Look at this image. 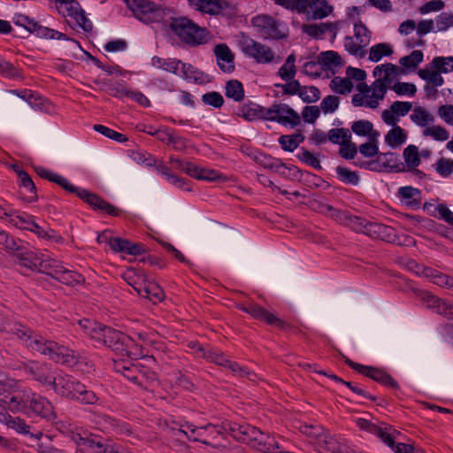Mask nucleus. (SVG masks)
<instances>
[{"mask_svg": "<svg viewBox=\"0 0 453 453\" xmlns=\"http://www.w3.org/2000/svg\"><path fill=\"white\" fill-rule=\"evenodd\" d=\"M35 170L41 178L56 183L65 190L72 194H75L80 199L88 204L94 211H104L113 217H117L121 213L120 209L109 203L97 194L71 184L65 177L47 170L42 166H36L35 167Z\"/></svg>", "mask_w": 453, "mask_h": 453, "instance_id": "nucleus-1", "label": "nucleus"}, {"mask_svg": "<svg viewBox=\"0 0 453 453\" xmlns=\"http://www.w3.org/2000/svg\"><path fill=\"white\" fill-rule=\"evenodd\" d=\"M167 27L188 47H197L208 42L210 32L185 16L171 17Z\"/></svg>", "mask_w": 453, "mask_h": 453, "instance_id": "nucleus-2", "label": "nucleus"}, {"mask_svg": "<svg viewBox=\"0 0 453 453\" xmlns=\"http://www.w3.org/2000/svg\"><path fill=\"white\" fill-rule=\"evenodd\" d=\"M9 408L12 411L17 410L25 413L32 412L47 421H54L58 418L50 402L35 393L23 395L20 398L18 395L11 397Z\"/></svg>", "mask_w": 453, "mask_h": 453, "instance_id": "nucleus-3", "label": "nucleus"}, {"mask_svg": "<svg viewBox=\"0 0 453 453\" xmlns=\"http://www.w3.org/2000/svg\"><path fill=\"white\" fill-rule=\"evenodd\" d=\"M27 346L56 362L67 366H73L78 363V355L72 349L59 345L53 341L45 340L43 337L31 340Z\"/></svg>", "mask_w": 453, "mask_h": 453, "instance_id": "nucleus-4", "label": "nucleus"}, {"mask_svg": "<svg viewBox=\"0 0 453 453\" xmlns=\"http://www.w3.org/2000/svg\"><path fill=\"white\" fill-rule=\"evenodd\" d=\"M127 4L134 16L145 24L160 22L165 16V9L150 0H127Z\"/></svg>", "mask_w": 453, "mask_h": 453, "instance_id": "nucleus-5", "label": "nucleus"}, {"mask_svg": "<svg viewBox=\"0 0 453 453\" xmlns=\"http://www.w3.org/2000/svg\"><path fill=\"white\" fill-rule=\"evenodd\" d=\"M344 363L349 366L351 369L355 370L358 373L372 379V380L386 386L390 387L394 389H399V384L396 382V380L384 369L375 367V366H370V365H364L358 363H356L349 359L347 357H344Z\"/></svg>", "mask_w": 453, "mask_h": 453, "instance_id": "nucleus-6", "label": "nucleus"}, {"mask_svg": "<svg viewBox=\"0 0 453 453\" xmlns=\"http://www.w3.org/2000/svg\"><path fill=\"white\" fill-rule=\"evenodd\" d=\"M239 310L250 314L254 319L264 321L270 326H275L281 330L289 327V324L255 303H246L238 305Z\"/></svg>", "mask_w": 453, "mask_h": 453, "instance_id": "nucleus-7", "label": "nucleus"}, {"mask_svg": "<svg viewBox=\"0 0 453 453\" xmlns=\"http://www.w3.org/2000/svg\"><path fill=\"white\" fill-rule=\"evenodd\" d=\"M266 112L267 114L274 113L272 118H269V121H274L283 126L289 125L295 127L301 123V118L297 111L286 104L274 103Z\"/></svg>", "mask_w": 453, "mask_h": 453, "instance_id": "nucleus-8", "label": "nucleus"}, {"mask_svg": "<svg viewBox=\"0 0 453 453\" xmlns=\"http://www.w3.org/2000/svg\"><path fill=\"white\" fill-rule=\"evenodd\" d=\"M241 47L244 54L255 58L257 63H271L274 59V53L269 47L248 36L241 42Z\"/></svg>", "mask_w": 453, "mask_h": 453, "instance_id": "nucleus-9", "label": "nucleus"}, {"mask_svg": "<svg viewBox=\"0 0 453 453\" xmlns=\"http://www.w3.org/2000/svg\"><path fill=\"white\" fill-rule=\"evenodd\" d=\"M23 370L25 373L44 387H50L51 382H54V372L47 364L28 361L23 363Z\"/></svg>", "mask_w": 453, "mask_h": 453, "instance_id": "nucleus-10", "label": "nucleus"}, {"mask_svg": "<svg viewBox=\"0 0 453 453\" xmlns=\"http://www.w3.org/2000/svg\"><path fill=\"white\" fill-rule=\"evenodd\" d=\"M313 7L312 19H322L331 14L334 11L326 0H293L290 10H296L298 13H304L307 7Z\"/></svg>", "mask_w": 453, "mask_h": 453, "instance_id": "nucleus-11", "label": "nucleus"}, {"mask_svg": "<svg viewBox=\"0 0 453 453\" xmlns=\"http://www.w3.org/2000/svg\"><path fill=\"white\" fill-rule=\"evenodd\" d=\"M50 388L58 395L73 400L76 395V390L81 388V382L69 375L54 376V382H51Z\"/></svg>", "mask_w": 453, "mask_h": 453, "instance_id": "nucleus-12", "label": "nucleus"}, {"mask_svg": "<svg viewBox=\"0 0 453 453\" xmlns=\"http://www.w3.org/2000/svg\"><path fill=\"white\" fill-rule=\"evenodd\" d=\"M337 213L338 216H335V221L349 226L356 233H361L368 235V226L372 224V221H369L363 217L353 215L347 210H343L342 212Z\"/></svg>", "mask_w": 453, "mask_h": 453, "instance_id": "nucleus-13", "label": "nucleus"}, {"mask_svg": "<svg viewBox=\"0 0 453 453\" xmlns=\"http://www.w3.org/2000/svg\"><path fill=\"white\" fill-rule=\"evenodd\" d=\"M214 54L219 69L226 73H232L234 69V54L226 43H219L214 47Z\"/></svg>", "mask_w": 453, "mask_h": 453, "instance_id": "nucleus-14", "label": "nucleus"}, {"mask_svg": "<svg viewBox=\"0 0 453 453\" xmlns=\"http://www.w3.org/2000/svg\"><path fill=\"white\" fill-rule=\"evenodd\" d=\"M268 109L253 102H249L239 106L236 115L244 119L247 121H254L256 119L269 120L273 114H267Z\"/></svg>", "mask_w": 453, "mask_h": 453, "instance_id": "nucleus-15", "label": "nucleus"}, {"mask_svg": "<svg viewBox=\"0 0 453 453\" xmlns=\"http://www.w3.org/2000/svg\"><path fill=\"white\" fill-rule=\"evenodd\" d=\"M368 236L378 238L389 243L399 241V236L393 226L375 221H372V224L368 226Z\"/></svg>", "mask_w": 453, "mask_h": 453, "instance_id": "nucleus-16", "label": "nucleus"}, {"mask_svg": "<svg viewBox=\"0 0 453 453\" xmlns=\"http://www.w3.org/2000/svg\"><path fill=\"white\" fill-rule=\"evenodd\" d=\"M19 250V252L15 256L17 258L15 264L20 267H24L32 271L37 270L42 254H37L28 246H25Z\"/></svg>", "mask_w": 453, "mask_h": 453, "instance_id": "nucleus-17", "label": "nucleus"}, {"mask_svg": "<svg viewBox=\"0 0 453 453\" xmlns=\"http://www.w3.org/2000/svg\"><path fill=\"white\" fill-rule=\"evenodd\" d=\"M92 333L94 334L93 338L103 342V343L110 349H111L115 343L119 341V337L123 334L119 330L106 326H99L98 327L94 328Z\"/></svg>", "mask_w": 453, "mask_h": 453, "instance_id": "nucleus-18", "label": "nucleus"}, {"mask_svg": "<svg viewBox=\"0 0 453 453\" xmlns=\"http://www.w3.org/2000/svg\"><path fill=\"white\" fill-rule=\"evenodd\" d=\"M134 290L142 297L148 298L154 303L161 302L165 298V292L157 283L154 282H144L142 286H135L134 284L128 282Z\"/></svg>", "mask_w": 453, "mask_h": 453, "instance_id": "nucleus-19", "label": "nucleus"}, {"mask_svg": "<svg viewBox=\"0 0 453 453\" xmlns=\"http://www.w3.org/2000/svg\"><path fill=\"white\" fill-rule=\"evenodd\" d=\"M19 180V186L24 191H20L19 197L26 203H31L38 200L37 188L28 173H22Z\"/></svg>", "mask_w": 453, "mask_h": 453, "instance_id": "nucleus-20", "label": "nucleus"}, {"mask_svg": "<svg viewBox=\"0 0 453 453\" xmlns=\"http://www.w3.org/2000/svg\"><path fill=\"white\" fill-rule=\"evenodd\" d=\"M250 156L257 165L273 172H279V169L287 167V164L283 163L281 159L273 157L263 151H257Z\"/></svg>", "mask_w": 453, "mask_h": 453, "instance_id": "nucleus-21", "label": "nucleus"}, {"mask_svg": "<svg viewBox=\"0 0 453 453\" xmlns=\"http://www.w3.org/2000/svg\"><path fill=\"white\" fill-rule=\"evenodd\" d=\"M381 163L380 162V167L381 172L386 171L388 173H403L405 171L403 164L401 162L397 154L393 152L380 153Z\"/></svg>", "mask_w": 453, "mask_h": 453, "instance_id": "nucleus-22", "label": "nucleus"}, {"mask_svg": "<svg viewBox=\"0 0 453 453\" xmlns=\"http://www.w3.org/2000/svg\"><path fill=\"white\" fill-rule=\"evenodd\" d=\"M110 445L111 444L105 442L104 439L89 434L85 443H81L80 451L82 453H108Z\"/></svg>", "mask_w": 453, "mask_h": 453, "instance_id": "nucleus-23", "label": "nucleus"}, {"mask_svg": "<svg viewBox=\"0 0 453 453\" xmlns=\"http://www.w3.org/2000/svg\"><path fill=\"white\" fill-rule=\"evenodd\" d=\"M137 348L138 345L135 343L134 340L123 333L119 337V341L115 343L111 349L116 352L117 355L127 356L133 358V356L136 355L134 349Z\"/></svg>", "mask_w": 453, "mask_h": 453, "instance_id": "nucleus-24", "label": "nucleus"}, {"mask_svg": "<svg viewBox=\"0 0 453 453\" xmlns=\"http://www.w3.org/2000/svg\"><path fill=\"white\" fill-rule=\"evenodd\" d=\"M67 14L73 17L76 23L85 31L90 32L93 29L91 21L86 17L84 10L81 7L79 2L65 7Z\"/></svg>", "mask_w": 453, "mask_h": 453, "instance_id": "nucleus-25", "label": "nucleus"}, {"mask_svg": "<svg viewBox=\"0 0 453 453\" xmlns=\"http://www.w3.org/2000/svg\"><path fill=\"white\" fill-rule=\"evenodd\" d=\"M416 295L419 298L420 302L424 303L428 309H433L438 314L441 315L442 311H444L443 309H445V300L425 290H418Z\"/></svg>", "mask_w": 453, "mask_h": 453, "instance_id": "nucleus-26", "label": "nucleus"}, {"mask_svg": "<svg viewBox=\"0 0 453 453\" xmlns=\"http://www.w3.org/2000/svg\"><path fill=\"white\" fill-rule=\"evenodd\" d=\"M33 35L39 38L43 39H57V40H66L75 43L80 49H81V45L79 41L69 37L67 35L58 32L55 29L43 27L40 23L37 25Z\"/></svg>", "mask_w": 453, "mask_h": 453, "instance_id": "nucleus-27", "label": "nucleus"}, {"mask_svg": "<svg viewBox=\"0 0 453 453\" xmlns=\"http://www.w3.org/2000/svg\"><path fill=\"white\" fill-rule=\"evenodd\" d=\"M185 426L190 431V434L192 435L197 433V436L192 437V436H189V434H188L187 432L180 430V432L183 433L189 441H200L205 445H210V442L207 441L206 440L201 439V437L203 436V431H210L211 434L212 433H221V431L218 428V426H215L212 424H207L206 426H202V427H197L189 423H187Z\"/></svg>", "mask_w": 453, "mask_h": 453, "instance_id": "nucleus-28", "label": "nucleus"}, {"mask_svg": "<svg viewBox=\"0 0 453 453\" xmlns=\"http://www.w3.org/2000/svg\"><path fill=\"white\" fill-rule=\"evenodd\" d=\"M30 443L33 447H37L39 453H65V450L55 447L51 438L48 435H44L42 433L41 435H36L35 440H32Z\"/></svg>", "mask_w": 453, "mask_h": 453, "instance_id": "nucleus-29", "label": "nucleus"}, {"mask_svg": "<svg viewBox=\"0 0 453 453\" xmlns=\"http://www.w3.org/2000/svg\"><path fill=\"white\" fill-rule=\"evenodd\" d=\"M336 28V25L333 22L303 24L302 26V31L315 39L321 37L327 30L333 32Z\"/></svg>", "mask_w": 453, "mask_h": 453, "instance_id": "nucleus-30", "label": "nucleus"}, {"mask_svg": "<svg viewBox=\"0 0 453 453\" xmlns=\"http://www.w3.org/2000/svg\"><path fill=\"white\" fill-rule=\"evenodd\" d=\"M225 96L234 102L243 101L245 91L242 83L235 79L227 81L225 86Z\"/></svg>", "mask_w": 453, "mask_h": 453, "instance_id": "nucleus-31", "label": "nucleus"}, {"mask_svg": "<svg viewBox=\"0 0 453 453\" xmlns=\"http://www.w3.org/2000/svg\"><path fill=\"white\" fill-rule=\"evenodd\" d=\"M58 275L57 280L67 286H76L85 282V278L81 273L71 271L63 266L58 273L54 272Z\"/></svg>", "mask_w": 453, "mask_h": 453, "instance_id": "nucleus-32", "label": "nucleus"}, {"mask_svg": "<svg viewBox=\"0 0 453 453\" xmlns=\"http://www.w3.org/2000/svg\"><path fill=\"white\" fill-rule=\"evenodd\" d=\"M318 63L323 66V69H329L331 66L341 67L344 65L338 52L334 50H326L321 52L318 56Z\"/></svg>", "mask_w": 453, "mask_h": 453, "instance_id": "nucleus-33", "label": "nucleus"}, {"mask_svg": "<svg viewBox=\"0 0 453 453\" xmlns=\"http://www.w3.org/2000/svg\"><path fill=\"white\" fill-rule=\"evenodd\" d=\"M9 426L14 430H16L18 433L27 436L28 439H30V441H32V440H35V437L36 435L42 434V431L32 427L31 426L27 425L25 422V420L19 418H15L10 420Z\"/></svg>", "mask_w": 453, "mask_h": 453, "instance_id": "nucleus-34", "label": "nucleus"}, {"mask_svg": "<svg viewBox=\"0 0 453 453\" xmlns=\"http://www.w3.org/2000/svg\"><path fill=\"white\" fill-rule=\"evenodd\" d=\"M140 363H126L116 362L114 364V369L116 372H120L127 380L136 383L137 374L139 373Z\"/></svg>", "mask_w": 453, "mask_h": 453, "instance_id": "nucleus-35", "label": "nucleus"}, {"mask_svg": "<svg viewBox=\"0 0 453 453\" xmlns=\"http://www.w3.org/2000/svg\"><path fill=\"white\" fill-rule=\"evenodd\" d=\"M395 433H396V430L394 429L390 425H385V427H381L376 425L372 434L379 437L384 443H386L395 451L397 445V443L395 442Z\"/></svg>", "mask_w": 453, "mask_h": 453, "instance_id": "nucleus-36", "label": "nucleus"}, {"mask_svg": "<svg viewBox=\"0 0 453 453\" xmlns=\"http://www.w3.org/2000/svg\"><path fill=\"white\" fill-rule=\"evenodd\" d=\"M398 195L405 200H410L408 205L412 208H419L421 204V191L411 186L401 187Z\"/></svg>", "mask_w": 453, "mask_h": 453, "instance_id": "nucleus-37", "label": "nucleus"}, {"mask_svg": "<svg viewBox=\"0 0 453 453\" xmlns=\"http://www.w3.org/2000/svg\"><path fill=\"white\" fill-rule=\"evenodd\" d=\"M406 140L407 134L399 126H395V127L389 130L385 136V142L392 148L402 145L406 142Z\"/></svg>", "mask_w": 453, "mask_h": 453, "instance_id": "nucleus-38", "label": "nucleus"}, {"mask_svg": "<svg viewBox=\"0 0 453 453\" xmlns=\"http://www.w3.org/2000/svg\"><path fill=\"white\" fill-rule=\"evenodd\" d=\"M337 179L343 184L357 186L360 181V176L357 172L338 165L335 168Z\"/></svg>", "mask_w": 453, "mask_h": 453, "instance_id": "nucleus-39", "label": "nucleus"}, {"mask_svg": "<svg viewBox=\"0 0 453 453\" xmlns=\"http://www.w3.org/2000/svg\"><path fill=\"white\" fill-rule=\"evenodd\" d=\"M62 268L63 265L55 259L44 258V255L42 254L37 270L57 280L58 275L54 272L58 273Z\"/></svg>", "mask_w": 453, "mask_h": 453, "instance_id": "nucleus-40", "label": "nucleus"}, {"mask_svg": "<svg viewBox=\"0 0 453 453\" xmlns=\"http://www.w3.org/2000/svg\"><path fill=\"white\" fill-rule=\"evenodd\" d=\"M188 4L195 7L201 12L207 13L212 16L219 14V0H188Z\"/></svg>", "mask_w": 453, "mask_h": 453, "instance_id": "nucleus-41", "label": "nucleus"}, {"mask_svg": "<svg viewBox=\"0 0 453 453\" xmlns=\"http://www.w3.org/2000/svg\"><path fill=\"white\" fill-rule=\"evenodd\" d=\"M157 373L149 367L140 364L139 373L137 374L136 385L148 389L157 380Z\"/></svg>", "mask_w": 453, "mask_h": 453, "instance_id": "nucleus-42", "label": "nucleus"}, {"mask_svg": "<svg viewBox=\"0 0 453 453\" xmlns=\"http://www.w3.org/2000/svg\"><path fill=\"white\" fill-rule=\"evenodd\" d=\"M181 63L180 60L175 58H162L157 56H154L151 59V65L157 68H161L165 71L176 73L179 69V65Z\"/></svg>", "mask_w": 453, "mask_h": 453, "instance_id": "nucleus-43", "label": "nucleus"}, {"mask_svg": "<svg viewBox=\"0 0 453 453\" xmlns=\"http://www.w3.org/2000/svg\"><path fill=\"white\" fill-rule=\"evenodd\" d=\"M330 88L335 93L347 95L351 92L353 83L349 78L334 77L330 82Z\"/></svg>", "mask_w": 453, "mask_h": 453, "instance_id": "nucleus-44", "label": "nucleus"}, {"mask_svg": "<svg viewBox=\"0 0 453 453\" xmlns=\"http://www.w3.org/2000/svg\"><path fill=\"white\" fill-rule=\"evenodd\" d=\"M82 404H95L98 401V397L92 390H88L87 387L81 383V388L76 390V395L73 398Z\"/></svg>", "mask_w": 453, "mask_h": 453, "instance_id": "nucleus-45", "label": "nucleus"}, {"mask_svg": "<svg viewBox=\"0 0 453 453\" xmlns=\"http://www.w3.org/2000/svg\"><path fill=\"white\" fill-rule=\"evenodd\" d=\"M405 164L409 169H413L419 165L420 157L418 149L415 145H408L403 153Z\"/></svg>", "mask_w": 453, "mask_h": 453, "instance_id": "nucleus-46", "label": "nucleus"}, {"mask_svg": "<svg viewBox=\"0 0 453 453\" xmlns=\"http://www.w3.org/2000/svg\"><path fill=\"white\" fill-rule=\"evenodd\" d=\"M392 54L393 50L390 45L385 42H380L370 49L369 59L372 62H379L382 57H388Z\"/></svg>", "mask_w": 453, "mask_h": 453, "instance_id": "nucleus-47", "label": "nucleus"}, {"mask_svg": "<svg viewBox=\"0 0 453 453\" xmlns=\"http://www.w3.org/2000/svg\"><path fill=\"white\" fill-rule=\"evenodd\" d=\"M93 128L95 131L100 133L104 136L114 140L118 142L124 143L128 141V138L126 134L119 133L104 125L96 124L94 125Z\"/></svg>", "mask_w": 453, "mask_h": 453, "instance_id": "nucleus-48", "label": "nucleus"}, {"mask_svg": "<svg viewBox=\"0 0 453 453\" xmlns=\"http://www.w3.org/2000/svg\"><path fill=\"white\" fill-rule=\"evenodd\" d=\"M12 21L16 26L25 28L28 34H33L39 24L34 19L22 13H15Z\"/></svg>", "mask_w": 453, "mask_h": 453, "instance_id": "nucleus-49", "label": "nucleus"}, {"mask_svg": "<svg viewBox=\"0 0 453 453\" xmlns=\"http://www.w3.org/2000/svg\"><path fill=\"white\" fill-rule=\"evenodd\" d=\"M424 54L421 50H413L410 55L400 58L399 63L405 68L415 69L423 61Z\"/></svg>", "mask_w": 453, "mask_h": 453, "instance_id": "nucleus-50", "label": "nucleus"}, {"mask_svg": "<svg viewBox=\"0 0 453 453\" xmlns=\"http://www.w3.org/2000/svg\"><path fill=\"white\" fill-rule=\"evenodd\" d=\"M341 148L339 150V155L341 157L346 160H352L355 158L357 153V147L356 143L352 142L350 139L341 142Z\"/></svg>", "mask_w": 453, "mask_h": 453, "instance_id": "nucleus-51", "label": "nucleus"}, {"mask_svg": "<svg viewBox=\"0 0 453 453\" xmlns=\"http://www.w3.org/2000/svg\"><path fill=\"white\" fill-rule=\"evenodd\" d=\"M418 74L422 80L432 83L434 87H440L444 82L441 73H439L436 70L419 69Z\"/></svg>", "mask_w": 453, "mask_h": 453, "instance_id": "nucleus-52", "label": "nucleus"}, {"mask_svg": "<svg viewBox=\"0 0 453 453\" xmlns=\"http://www.w3.org/2000/svg\"><path fill=\"white\" fill-rule=\"evenodd\" d=\"M219 14L227 19H233L236 18L238 12V7L236 4L229 3L226 0H219L218 4Z\"/></svg>", "mask_w": 453, "mask_h": 453, "instance_id": "nucleus-53", "label": "nucleus"}, {"mask_svg": "<svg viewBox=\"0 0 453 453\" xmlns=\"http://www.w3.org/2000/svg\"><path fill=\"white\" fill-rule=\"evenodd\" d=\"M411 119L414 123L424 127L426 123L434 121V116L427 112L423 107L417 106L414 109V113L411 115Z\"/></svg>", "mask_w": 453, "mask_h": 453, "instance_id": "nucleus-54", "label": "nucleus"}, {"mask_svg": "<svg viewBox=\"0 0 453 453\" xmlns=\"http://www.w3.org/2000/svg\"><path fill=\"white\" fill-rule=\"evenodd\" d=\"M354 35L360 41V44H363V46L365 47L370 42L371 32L367 27L359 20L354 25Z\"/></svg>", "mask_w": 453, "mask_h": 453, "instance_id": "nucleus-55", "label": "nucleus"}, {"mask_svg": "<svg viewBox=\"0 0 453 453\" xmlns=\"http://www.w3.org/2000/svg\"><path fill=\"white\" fill-rule=\"evenodd\" d=\"M346 141L348 138L351 139V134L348 128H333L327 133V139L334 144H341L340 139Z\"/></svg>", "mask_w": 453, "mask_h": 453, "instance_id": "nucleus-56", "label": "nucleus"}, {"mask_svg": "<svg viewBox=\"0 0 453 453\" xmlns=\"http://www.w3.org/2000/svg\"><path fill=\"white\" fill-rule=\"evenodd\" d=\"M0 73L6 78L20 76V70L0 56Z\"/></svg>", "mask_w": 453, "mask_h": 453, "instance_id": "nucleus-57", "label": "nucleus"}, {"mask_svg": "<svg viewBox=\"0 0 453 453\" xmlns=\"http://www.w3.org/2000/svg\"><path fill=\"white\" fill-rule=\"evenodd\" d=\"M351 130L357 135L367 136L372 132V123L365 119L357 120L352 123Z\"/></svg>", "mask_w": 453, "mask_h": 453, "instance_id": "nucleus-58", "label": "nucleus"}, {"mask_svg": "<svg viewBox=\"0 0 453 453\" xmlns=\"http://www.w3.org/2000/svg\"><path fill=\"white\" fill-rule=\"evenodd\" d=\"M425 136H432L435 141L444 142L449 139V132L441 126H433L424 130Z\"/></svg>", "mask_w": 453, "mask_h": 453, "instance_id": "nucleus-59", "label": "nucleus"}, {"mask_svg": "<svg viewBox=\"0 0 453 453\" xmlns=\"http://www.w3.org/2000/svg\"><path fill=\"white\" fill-rule=\"evenodd\" d=\"M301 150L302 152L296 155V157L300 161L307 164L308 165L313 167L314 169H322L319 160L311 151H309L305 148H302Z\"/></svg>", "mask_w": 453, "mask_h": 453, "instance_id": "nucleus-60", "label": "nucleus"}, {"mask_svg": "<svg viewBox=\"0 0 453 453\" xmlns=\"http://www.w3.org/2000/svg\"><path fill=\"white\" fill-rule=\"evenodd\" d=\"M203 104L211 105L214 108H221L224 104V98L219 92L211 91L202 96Z\"/></svg>", "mask_w": 453, "mask_h": 453, "instance_id": "nucleus-61", "label": "nucleus"}, {"mask_svg": "<svg viewBox=\"0 0 453 453\" xmlns=\"http://www.w3.org/2000/svg\"><path fill=\"white\" fill-rule=\"evenodd\" d=\"M399 96L408 95L414 96L417 92V88L413 83L398 81L392 87H389Z\"/></svg>", "mask_w": 453, "mask_h": 453, "instance_id": "nucleus-62", "label": "nucleus"}, {"mask_svg": "<svg viewBox=\"0 0 453 453\" xmlns=\"http://www.w3.org/2000/svg\"><path fill=\"white\" fill-rule=\"evenodd\" d=\"M203 358L223 367H225L228 361V358L222 352L217 351L212 348H208Z\"/></svg>", "mask_w": 453, "mask_h": 453, "instance_id": "nucleus-63", "label": "nucleus"}, {"mask_svg": "<svg viewBox=\"0 0 453 453\" xmlns=\"http://www.w3.org/2000/svg\"><path fill=\"white\" fill-rule=\"evenodd\" d=\"M340 99L336 96H326L320 104V109L324 113L334 112L339 107Z\"/></svg>", "mask_w": 453, "mask_h": 453, "instance_id": "nucleus-64", "label": "nucleus"}]
</instances>
